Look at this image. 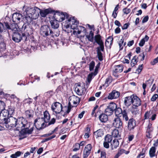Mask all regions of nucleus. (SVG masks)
Returning a JSON list of instances; mask_svg holds the SVG:
<instances>
[{
  "mask_svg": "<svg viewBox=\"0 0 158 158\" xmlns=\"http://www.w3.org/2000/svg\"><path fill=\"white\" fill-rule=\"evenodd\" d=\"M2 123L7 128L10 129L12 128H22L27 124V121L23 117H20L18 119L10 116L8 118H4L2 119Z\"/></svg>",
  "mask_w": 158,
  "mask_h": 158,
  "instance_id": "obj_1",
  "label": "nucleus"
},
{
  "mask_svg": "<svg viewBox=\"0 0 158 158\" xmlns=\"http://www.w3.org/2000/svg\"><path fill=\"white\" fill-rule=\"evenodd\" d=\"M67 20L65 21L67 24L65 26L66 28H69L70 26L71 29L73 30V33L75 35H79L81 33V36L84 37L86 35V31L85 28L81 26H78L79 22L74 17L68 18Z\"/></svg>",
  "mask_w": 158,
  "mask_h": 158,
  "instance_id": "obj_2",
  "label": "nucleus"
},
{
  "mask_svg": "<svg viewBox=\"0 0 158 158\" xmlns=\"http://www.w3.org/2000/svg\"><path fill=\"white\" fill-rule=\"evenodd\" d=\"M94 40L95 42L99 46V47L97 48V52L98 60L100 61H101L103 60V59L102 53L101 51L102 52L104 51V43L101 39V36L99 34L95 36Z\"/></svg>",
  "mask_w": 158,
  "mask_h": 158,
  "instance_id": "obj_3",
  "label": "nucleus"
},
{
  "mask_svg": "<svg viewBox=\"0 0 158 158\" xmlns=\"http://www.w3.org/2000/svg\"><path fill=\"white\" fill-rule=\"evenodd\" d=\"M69 105L67 107L65 106L63 109H65V113L68 114L71 109L73 107H76L79 104L80 99L78 97L74 95L70 96L69 98Z\"/></svg>",
  "mask_w": 158,
  "mask_h": 158,
  "instance_id": "obj_4",
  "label": "nucleus"
},
{
  "mask_svg": "<svg viewBox=\"0 0 158 158\" xmlns=\"http://www.w3.org/2000/svg\"><path fill=\"white\" fill-rule=\"evenodd\" d=\"M23 10L24 15L27 14L29 15H32L33 18L34 19L37 18L39 16V8L37 7L32 8L24 6L23 7Z\"/></svg>",
  "mask_w": 158,
  "mask_h": 158,
  "instance_id": "obj_5",
  "label": "nucleus"
},
{
  "mask_svg": "<svg viewBox=\"0 0 158 158\" xmlns=\"http://www.w3.org/2000/svg\"><path fill=\"white\" fill-rule=\"evenodd\" d=\"M26 15L23 19L25 23H24L21 27V31L25 33L27 35H29L30 33L31 28L30 27L29 24L30 23L32 19H34L33 18L32 15H28L27 14H25Z\"/></svg>",
  "mask_w": 158,
  "mask_h": 158,
  "instance_id": "obj_6",
  "label": "nucleus"
},
{
  "mask_svg": "<svg viewBox=\"0 0 158 158\" xmlns=\"http://www.w3.org/2000/svg\"><path fill=\"white\" fill-rule=\"evenodd\" d=\"M14 26L10 27V29L12 30L13 32V34L12 35V40L15 42L19 43L22 39L23 37H24L25 36V34H27L25 33L21 34L18 32L19 30V27L17 28L15 25L14 26V27H13Z\"/></svg>",
  "mask_w": 158,
  "mask_h": 158,
  "instance_id": "obj_7",
  "label": "nucleus"
},
{
  "mask_svg": "<svg viewBox=\"0 0 158 158\" xmlns=\"http://www.w3.org/2000/svg\"><path fill=\"white\" fill-rule=\"evenodd\" d=\"M40 33L44 37H47L50 35L52 37L55 36H57V35L50 29V27L47 25H44L40 28Z\"/></svg>",
  "mask_w": 158,
  "mask_h": 158,
  "instance_id": "obj_8",
  "label": "nucleus"
},
{
  "mask_svg": "<svg viewBox=\"0 0 158 158\" xmlns=\"http://www.w3.org/2000/svg\"><path fill=\"white\" fill-rule=\"evenodd\" d=\"M29 124L27 122V124L25 126L23 127L22 129H21V131H20V134L19 136V139L21 140L26 137V135L27 134H31L32 133L33 130V127L31 128L30 129H28L29 127Z\"/></svg>",
  "mask_w": 158,
  "mask_h": 158,
  "instance_id": "obj_9",
  "label": "nucleus"
},
{
  "mask_svg": "<svg viewBox=\"0 0 158 158\" xmlns=\"http://www.w3.org/2000/svg\"><path fill=\"white\" fill-rule=\"evenodd\" d=\"M51 109L52 111L56 113H59L61 111H63L62 110V105L58 102L54 103L51 106Z\"/></svg>",
  "mask_w": 158,
  "mask_h": 158,
  "instance_id": "obj_10",
  "label": "nucleus"
},
{
  "mask_svg": "<svg viewBox=\"0 0 158 158\" xmlns=\"http://www.w3.org/2000/svg\"><path fill=\"white\" fill-rule=\"evenodd\" d=\"M50 118V116L47 111H45L44 112V118H37L35 120V123H36L39 122L40 121H42L45 123H47L49 122Z\"/></svg>",
  "mask_w": 158,
  "mask_h": 158,
  "instance_id": "obj_11",
  "label": "nucleus"
},
{
  "mask_svg": "<svg viewBox=\"0 0 158 158\" xmlns=\"http://www.w3.org/2000/svg\"><path fill=\"white\" fill-rule=\"evenodd\" d=\"M132 104V108L136 109L137 107L141 105V101L137 96L133 94Z\"/></svg>",
  "mask_w": 158,
  "mask_h": 158,
  "instance_id": "obj_12",
  "label": "nucleus"
},
{
  "mask_svg": "<svg viewBox=\"0 0 158 158\" xmlns=\"http://www.w3.org/2000/svg\"><path fill=\"white\" fill-rule=\"evenodd\" d=\"M63 20V16H61V17H60V19L56 18V19H54L53 20H51L50 21V22L52 28L54 29L58 28L59 27L58 22H61Z\"/></svg>",
  "mask_w": 158,
  "mask_h": 158,
  "instance_id": "obj_13",
  "label": "nucleus"
},
{
  "mask_svg": "<svg viewBox=\"0 0 158 158\" xmlns=\"http://www.w3.org/2000/svg\"><path fill=\"white\" fill-rule=\"evenodd\" d=\"M113 125L118 128H122L123 123L121 119L119 117L114 118L113 121Z\"/></svg>",
  "mask_w": 158,
  "mask_h": 158,
  "instance_id": "obj_14",
  "label": "nucleus"
},
{
  "mask_svg": "<svg viewBox=\"0 0 158 158\" xmlns=\"http://www.w3.org/2000/svg\"><path fill=\"white\" fill-rule=\"evenodd\" d=\"M112 137L111 135H106L105 137L104 141L103 143L104 147L106 148H108L109 147V143L112 142Z\"/></svg>",
  "mask_w": 158,
  "mask_h": 158,
  "instance_id": "obj_15",
  "label": "nucleus"
},
{
  "mask_svg": "<svg viewBox=\"0 0 158 158\" xmlns=\"http://www.w3.org/2000/svg\"><path fill=\"white\" fill-rule=\"evenodd\" d=\"M120 93L116 90H113L109 93L108 98L109 99H115L118 98L120 96Z\"/></svg>",
  "mask_w": 158,
  "mask_h": 158,
  "instance_id": "obj_16",
  "label": "nucleus"
},
{
  "mask_svg": "<svg viewBox=\"0 0 158 158\" xmlns=\"http://www.w3.org/2000/svg\"><path fill=\"white\" fill-rule=\"evenodd\" d=\"M123 65L121 64L115 66L114 67L113 75L114 76H117V73L121 72L123 71Z\"/></svg>",
  "mask_w": 158,
  "mask_h": 158,
  "instance_id": "obj_17",
  "label": "nucleus"
},
{
  "mask_svg": "<svg viewBox=\"0 0 158 158\" xmlns=\"http://www.w3.org/2000/svg\"><path fill=\"white\" fill-rule=\"evenodd\" d=\"M136 122L133 118L130 119L128 123V128L129 130L131 131L133 130L136 126Z\"/></svg>",
  "mask_w": 158,
  "mask_h": 158,
  "instance_id": "obj_18",
  "label": "nucleus"
},
{
  "mask_svg": "<svg viewBox=\"0 0 158 158\" xmlns=\"http://www.w3.org/2000/svg\"><path fill=\"white\" fill-rule=\"evenodd\" d=\"M39 13L41 16L43 17H46L48 14L52 12V10L50 8H48L44 10H41L39 8Z\"/></svg>",
  "mask_w": 158,
  "mask_h": 158,
  "instance_id": "obj_19",
  "label": "nucleus"
},
{
  "mask_svg": "<svg viewBox=\"0 0 158 158\" xmlns=\"http://www.w3.org/2000/svg\"><path fill=\"white\" fill-rule=\"evenodd\" d=\"M84 87L80 84H78L75 89V91L78 95H82L84 91Z\"/></svg>",
  "mask_w": 158,
  "mask_h": 158,
  "instance_id": "obj_20",
  "label": "nucleus"
},
{
  "mask_svg": "<svg viewBox=\"0 0 158 158\" xmlns=\"http://www.w3.org/2000/svg\"><path fill=\"white\" fill-rule=\"evenodd\" d=\"M152 124L149 123L147 127L146 136L149 138H151L152 137V132L153 130V128L152 126Z\"/></svg>",
  "mask_w": 158,
  "mask_h": 158,
  "instance_id": "obj_21",
  "label": "nucleus"
},
{
  "mask_svg": "<svg viewBox=\"0 0 158 158\" xmlns=\"http://www.w3.org/2000/svg\"><path fill=\"white\" fill-rule=\"evenodd\" d=\"M132 95L130 96H127L124 98V104L127 107L130 106L132 104Z\"/></svg>",
  "mask_w": 158,
  "mask_h": 158,
  "instance_id": "obj_22",
  "label": "nucleus"
},
{
  "mask_svg": "<svg viewBox=\"0 0 158 158\" xmlns=\"http://www.w3.org/2000/svg\"><path fill=\"white\" fill-rule=\"evenodd\" d=\"M22 17V15L19 13H15L12 16V20L14 22L18 23L19 22Z\"/></svg>",
  "mask_w": 158,
  "mask_h": 158,
  "instance_id": "obj_23",
  "label": "nucleus"
},
{
  "mask_svg": "<svg viewBox=\"0 0 158 158\" xmlns=\"http://www.w3.org/2000/svg\"><path fill=\"white\" fill-rule=\"evenodd\" d=\"M6 28L10 29V27L7 22H4V24L0 22V32H2Z\"/></svg>",
  "mask_w": 158,
  "mask_h": 158,
  "instance_id": "obj_24",
  "label": "nucleus"
},
{
  "mask_svg": "<svg viewBox=\"0 0 158 158\" xmlns=\"http://www.w3.org/2000/svg\"><path fill=\"white\" fill-rule=\"evenodd\" d=\"M98 118L99 120L102 123H105L108 120V115L105 114H101Z\"/></svg>",
  "mask_w": 158,
  "mask_h": 158,
  "instance_id": "obj_25",
  "label": "nucleus"
},
{
  "mask_svg": "<svg viewBox=\"0 0 158 158\" xmlns=\"http://www.w3.org/2000/svg\"><path fill=\"white\" fill-rule=\"evenodd\" d=\"M153 80L152 78H150L148 80L143 83V84L142 87L143 89H145L146 86L150 87L153 82Z\"/></svg>",
  "mask_w": 158,
  "mask_h": 158,
  "instance_id": "obj_26",
  "label": "nucleus"
},
{
  "mask_svg": "<svg viewBox=\"0 0 158 158\" xmlns=\"http://www.w3.org/2000/svg\"><path fill=\"white\" fill-rule=\"evenodd\" d=\"M119 144V141L115 139H113L112 142L110 144L111 149L114 150L116 148L118 147Z\"/></svg>",
  "mask_w": 158,
  "mask_h": 158,
  "instance_id": "obj_27",
  "label": "nucleus"
},
{
  "mask_svg": "<svg viewBox=\"0 0 158 158\" xmlns=\"http://www.w3.org/2000/svg\"><path fill=\"white\" fill-rule=\"evenodd\" d=\"M57 15L55 14V15L54 16V19H56V18L60 19V17H61V16H63V20L65 19V18H66V19H68V18H69L68 15L65 13H62L59 15H58V16H57Z\"/></svg>",
  "mask_w": 158,
  "mask_h": 158,
  "instance_id": "obj_28",
  "label": "nucleus"
},
{
  "mask_svg": "<svg viewBox=\"0 0 158 158\" xmlns=\"http://www.w3.org/2000/svg\"><path fill=\"white\" fill-rule=\"evenodd\" d=\"M94 135L96 138L99 137H101L103 135V132L102 130L99 129L97 131L94 132Z\"/></svg>",
  "mask_w": 158,
  "mask_h": 158,
  "instance_id": "obj_29",
  "label": "nucleus"
},
{
  "mask_svg": "<svg viewBox=\"0 0 158 158\" xmlns=\"http://www.w3.org/2000/svg\"><path fill=\"white\" fill-rule=\"evenodd\" d=\"M139 61V57L134 56L131 60V64L132 67H134Z\"/></svg>",
  "mask_w": 158,
  "mask_h": 158,
  "instance_id": "obj_30",
  "label": "nucleus"
},
{
  "mask_svg": "<svg viewBox=\"0 0 158 158\" xmlns=\"http://www.w3.org/2000/svg\"><path fill=\"white\" fill-rule=\"evenodd\" d=\"M112 135L114 137L118 138H119L121 136L120 134L119 133L118 130L115 129L112 132Z\"/></svg>",
  "mask_w": 158,
  "mask_h": 158,
  "instance_id": "obj_31",
  "label": "nucleus"
},
{
  "mask_svg": "<svg viewBox=\"0 0 158 158\" xmlns=\"http://www.w3.org/2000/svg\"><path fill=\"white\" fill-rule=\"evenodd\" d=\"M115 114L117 117H119L121 116L122 114L123 111L121 108L120 107H116V109L114 110Z\"/></svg>",
  "mask_w": 158,
  "mask_h": 158,
  "instance_id": "obj_32",
  "label": "nucleus"
},
{
  "mask_svg": "<svg viewBox=\"0 0 158 158\" xmlns=\"http://www.w3.org/2000/svg\"><path fill=\"white\" fill-rule=\"evenodd\" d=\"M129 151H126L123 149H119L118 151V153L116 154L115 156L117 157L118 158L122 154L125 153V154H128L129 153Z\"/></svg>",
  "mask_w": 158,
  "mask_h": 158,
  "instance_id": "obj_33",
  "label": "nucleus"
},
{
  "mask_svg": "<svg viewBox=\"0 0 158 158\" xmlns=\"http://www.w3.org/2000/svg\"><path fill=\"white\" fill-rule=\"evenodd\" d=\"M156 148L155 147H152L149 150V154L150 156L151 157L154 156L155 155Z\"/></svg>",
  "mask_w": 158,
  "mask_h": 158,
  "instance_id": "obj_34",
  "label": "nucleus"
},
{
  "mask_svg": "<svg viewBox=\"0 0 158 158\" xmlns=\"http://www.w3.org/2000/svg\"><path fill=\"white\" fill-rule=\"evenodd\" d=\"M25 114L27 118H29L33 116V112L32 110H27L25 111Z\"/></svg>",
  "mask_w": 158,
  "mask_h": 158,
  "instance_id": "obj_35",
  "label": "nucleus"
},
{
  "mask_svg": "<svg viewBox=\"0 0 158 158\" xmlns=\"http://www.w3.org/2000/svg\"><path fill=\"white\" fill-rule=\"evenodd\" d=\"M1 116L2 115V116H3V118H8L9 117V114L8 113V111L6 110L5 109L1 111Z\"/></svg>",
  "mask_w": 158,
  "mask_h": 158,
  "instance_id": "obj_36",
  "label": "nucleus"
},
{
  "mask_svg": "<svg viewBox=\"0 0 158 158\" xmlns=\"http://www.w3.org/2000/svg\"><path fill=\"white\" fill-rule=\"evenodd\" d=\"M94 33L92 31H90L89 35H86V37L90 41L93 42L94 40Z\"/></svg>",
  "mask_w": 158,
  "mask_h": 158,
  "instance_id": "obj_37",
  "label": "nucleus"
},
{
  "mask_svg": "<svg viewBox=\"0 0 158 158\" xmlns=\"http://www.w3.org/2000/svg\"><path fill=\"white\" fill-rule=\"evenodd\" d=\"M108 106L114 112L116 109L117 106L115 103L112 102L109 104Z\"/></svg>",
  "mask_w": 158,
  "mask_h": 158,
  "instance_id": "obj_38",
  "label": "nucleus"
},
{
  "mask_svg": "<svg viewBox=\"0 0 158 158\" xmlns=\"http://www.w3.org/2000/svg\"><path fill=\"white\" fill-rule=\"evenodd\" d=\"M122 115H123V119H124L126 121H127L128 120L129 118L128 117L127 114L125 110H123V111Z\"/></svg>",
  "mask_w": 158,
  "mask_h": 158,
  "instance_id": "obj_39",
  "label": "nucleus"
},
{
  "mask_svg": "<svg viewBox=\"0 0 158 158\" xmlns=\"http://www.w3.org/2000/svg\"><path fill=\"white\" fill-rule=\"evenodd\" d=\"M105 112L106 115L110 116L113 113V111L107 106L105 110Z\"/></svg>",
  "mask_w": 158,
  "mask_h": 158,
  "instance_id": "obj_40",
  "label": "nucleus"
},
{
  "mask_svg": "<svg viewBox=\"0 0 158 158\" xmlns=\"http://www.w3.org/2000/svg\"><path fill=\"white\" fill-rule=\"evenodd\" d=\"M113 38L111 37H109L108 38L107 40H106L105 44L106 46L109 43L110 44H111L112 43V41L113 40Z\"/></svg>",
  "mask_w": 158,
  "mask_h": 158,
  "instance_id": "obj_41",
  "label": "nucleus"
},
{
  "mask_svg": "<svg viewBox=\"0 0 158 158\" xmlns=\"http://www.w3.org/2000/svg\"><path fill=\"white\" fill-rule=\"evenodd\" d=\"M21 152L20 151H18L16 152L15 154H12L10 157L11 158H17L21 154Z\"/></svg>",
  "mask_w": 158,
  "mask_h": 158,
  "instance_id": "obj_42",
  "label": "nucleus"
},
{
  "mask_svg": "<svg viewBox=\"0 0 158 158\" xmlns=\"http://www.w3.org/2000/svg\"><path fill=\"white\" fill-rule=\"evenodd\" d=\"M22 128H16V130H15L14 131V135L15 136H19V134H20V130H21Z\"/></svg>",
  "mask_w": 158,
  "mask_h": 158,
  "instance_id": "obj_43",
  "label": "nucleus"
},
{
  "mask_svg": "<svg viewBox=\"0 0 158 158\" xmlns=\"http://www.w3.org/2000/svg\"><path fill=\"white\" fill-rule=\"evenodd\" d=\"M111 82V78L110 77H108L106 78L104 85L106 87L108 86Z\"/></svg>",
  "mask_w": 158,
  "mask_h": 158,
  "instance_id": "obj_44",
  "label": "nucleus"
},
{
  "mask_svg": "<svg viewBox=\"0 0 158 158\" xmlns=\"http://www.w3.org/2000/svg\"><path fill=\"white\" fill-rule=\"evenodd\" d=\"M152 114V112H148L147 111L146 112L144 115V119H150V117H151L150 116Z\"/></svg>",
  "mask_w": 158,
  "mask_h": 158,
  "instance_id": "obj_45",
  "label": "nucleus"
},
{
  "mask_svg": "<svg viewBox=\"0 0 158 158\" xmlns=\"http://www.w3.org/2000/svg\"><path fill=\"white\" fill-rule=\"evenodd\" d=\"M45 122H43V121H40V122H37V123H36L35 124V126L36 127L37 126V125H41V127H40V128H39V129H42L43 128H44V123ZM37 129H39V128H37V127H36Z\"/></svg>",
  "mask_w": 158,
  "mask_h": 158,
  "instance_id": "obj_46",
  "label": "nucleus"
},
{
  "mask_svg": "<svg viewBox=\"0 0 158 158\" xmlns=\"http://www.w3.org/2000/svg\"><path fill=\"white\" fill-rule=\"evenodd\" d=\"M124 42V39L123 38L121 39L118 43V45L119 48L120 50H122L123 49V44Z\"/></svg>",
  "mask_w": 158,
  "mask_h": 158,
  "instance_id": "obj_47",
  "label": "nucleus"
},
{
  "mask_svg": "<svg viewBox=\"0 0 158 158\" xmlns=\"http://www.w3.org/2000/svg\"><path fill=\"white\" fill-rule=\"evenodd\" d=\"M5 103L2 101H0V111L3 110L5 108Z\"/></svg>",
  "mask_w": 158,
  "mask_h": 158,
  "instance_id": "obj_48",
  "label": "nucleus"
},
{
  "mask_svg": "<svg viewBox=\"0 0 158 158\" xmlns=\"http://www.w3.org/2000/svg\"><path fill=\"white\" fill-rule=\"evenodd\" d=\"M90 152L84 149L83 153V158H86L89 155Z\"/></svg>",
  "mask_w": 158,
  "mask_h": 158,
  "instance_id": "obj_49",
  "label": "nucleus"
},
{
  "mask_svg": "<svg viewBox=\"0 0 158 158\" xmlns=\"http://www.w3.org/2000/svg\"><path fill=\"white\" fill-rule=\"evenodd\" d=\"M93 75V73H91L88 75L87 78V80L88 82L89 83H90L91 81Z\"/></svg>",
  "mask_w": 158,
  "mask_h": 158,
  "instance_id": "obj_50",
  "label": "nucleus"
},
{
  "mask_svg": "<svg viewBox=\"0 0 158 158\" xmlns=\"http://www.w3.org/2000/svg\"><path fill=\"white\" fill-rule=\"evenodd\" d=\"M92 148V146L90 144H87L85 147L84 150L86 151H88L91 152V151Z\"/></svg>",
  "mask_w": 158,
  "mask_h": 158,
  "instance_id": "obj_51",
  "label": "nucleus"
},
{
  "mask_svg": "<svg viewBox=\"0 0 158 158\" xmlns=\"http://www.w3.org/2000/svg\"><path fill=\"white\" fill-rule=\"evenodd\" d=\"M95 66V62L94 61H91L89 64V69L90 71L93 70Z\"/></svg>",
  "mask_w": 158,
  "mask_h": 158,
  "instance_id": "obj_52",
  "label": "nucleus"
},
{
  "mask_svg": "<svg viewBox=\"0 0 158 158\" xmlns=\"http://www.w3.org/2000/svg\"><path fill=\"white\" fill-rule=\"evenodd\" d=\"M80 148L79 143H76L74 146V148L73 149V151L74 152L77 151Z\"/></svg>",
  "mask_w": 158,
  "mask_h": 158,
  "instance_id": "obj_53",
  "label": "nucleus"
},
{
  "mask_svg": "<svg viewBox=\"0 0 158 158\" xmlns=\"http://www.w3.org/2000/svg\"><path fill=\"white\" fill-rule=\"evenodd\" d=\"M32 99L30 98H28L24 99L23 102L25 103H28L30 104L32 102Z\"/></svg>",
  "mask_w": 158,
  "mask_h": 158,
  "instance_id": "obj_54",
  "label": "nucleus"
},
{
  "mask_svg": "<svg viewBox=\"0 0 158 158\" xmlns=\"http://www.w3.org/2000/svg\"><path fill=\"white\" fill-rule=\"evenodd\" d=\"M100 64H98L95 67L94 71V76H96L98 73V69L99 66Z\"/></svg>",
  "mask_w": 158,
  "mask_h": 158,
  "instance_id": "obj_55",
  "label": "nucleus"
},
{
  "mask_svg": "<svg viewBox=\"0 0 158 158\" xmlns=\"http://www.w3.org/2000/svg\"><path fill=\"white\" fill-rule=\"evenodd\" d=\"M138 57H139V59L140 61L143 60L145 57L144 52L140 54Z\"/></svg>",
  "mask_w": 158,
  "mask_h": 158,
  "instance_id": "obj_56",
  "label": "nucleus"
},
{
  "mask_svg": "<svg viewBox=\"0 0 158 158\" xmlns=\"http://www.w3.org/2000/svg\"><path fill=\"white\" fill-rule=\"evenodd\" d=\"M123 11L124 14H127L130 12L131 10L130 9L126 8L123 9Z\"/></svg>",
  "mask_w": 158,
  "mask_h": 158,
  "instance_id": "obj_57",
  "label": "nucleus"
},
{
  "mask_svg": "<svg viewBox=\"0 0 158 158\" xmlns=\"http://www.w3.org/2000/svg\"><path fill=\"white\" fill-rule=\"evenodd\" d=\"M8 111V113L10 116L13 113L14 110L13 108H9L7 110H6Z\"/></svg>",
  "mask_w": 158,
  "mask_h": 158,
  "instance_id": "obj_58",
  "label": "nucleus"
},
{
  "mask_svg": "<svg viewBox=\"0 0 158 158\" xmlns=\"http://www.w3.org/2000/svg\"><path fill=\"white\" fill-rule=\"evenodd\" d=\"M158 98V95L156 94H155L151 98V100L152 101L154 102L156 101Z\"/></svg>",
  "mask_w": 158,
  "mask_h": 158,
  "instance_id": "obj_59",
  "label": "nucleus"
},
{
  "mask_svg": "<svg viewBox=\"0 0 158 158\" xmlns=\"http://www.w3.org/2000/svg\"><path fill=\"white\" fill-rule=\"evenodd\" d=\"M151 116L150 117V119H151L152 120H154L156 118V113H153L152 112V114L151 115Z\"/></svg>",
  "mask_w": 158,
  "mask_h": 158,
  "instance_id": "obj_60",
  "label": "nucleus"
},
{
  "mask_svg": "<svg viewBox=\"0 0 158 158\" xmlns=\"http://www.w3.org/2000/svg\"><path fill=\"white\" fill-rule=\"evenodd\" d=\"M158 62V57H157V58L154 59L153 61H152L151 62V64L152 65H154L156 63Z\"/></svg>",
  "mask_w": 158,
  "mask_h": 158,
  "instance_id": "obj_61",
  "label": "nucleus"
},
{
  "mask_svg": "<svg viewBox=\"0 0 158 158\" xmlns=\"http://www.w3.org/2000/svg\"><path fill=\"white\" fill-rule=\"evenodd\" d=\"M148 19L149 17L148 16H145L142 20V23H144L147 22L148 20Z\"/></svg>",
  "mask_w": 158,
  "mask_h": 158,
  "instance_id": "obj_62",
  "label": "nucleus"
},
{
  "mask_svg": "<svg viewBox=\"0 0 158 158\" xmlns=\"http://www.w3.org/2000/svg\"><path fill=\"white\" fill-rule=\"evenodd\" d=\"M142 66H143L142 64L141 65H139V66L138 68H137V69L136 71L138 72L139 73H140L141 72V71L143 69Z\"/></svg>",
  "mask_w": 158,
  "mask_h": 158,
  "instance_id": "obj_63",
  "label": "nucleus"
},
{
  "mask_svg": "<svg viewBox=\"0 0 158 158\" xmlns=\"http://www.w3.org/2000/svg\"><path fill=\"white\" fill-rule=\"evenodd\" d=\"M101 158H106V153L104 152H102L101 153Z\"/></svg>",
  "mask_w": 158,
  "mask_h": 158,
  "instance_id": "obj_64",
  "label": "nucleus"
}]
</instances>
